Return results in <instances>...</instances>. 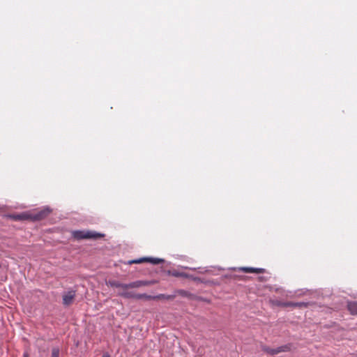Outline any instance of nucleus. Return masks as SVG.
Returning <instances> with one entry per match:
<instances>
[{"label": "nucleus", "instance_id": "4468645a", "mask_svg": "<svg viewBox=\"0 0 357 357\" xmlns=\"http://www.w3.org/2000/svg\"><path fill=\"white\" fill-rule=\"evenodd\" d=\"M287 306H291V307H303L306 306L307 304L303 302H299V303H288L286 304Z\"/></svg>", "mask_w": 357, "mask_h": 357}, {"label": "nucleus", "instance_id": "dca6fc26", "mask_svg": "<svg viewBox=\"0 0 357 357\" xmlns=\"http://www.w3.org/2000/svg\"><path fill=\"white\" fill-rule=\"evenodd\" d=\"M181 268L183 269H190V270H196V268H190V267H188V266H181Z\"/></svg>", "mask_w": 357, "mask_h": 357}, {"label": "nucleus", "instance_id": "7ed1b4c3", "mask_svg": "<svg viewBox=\"0 0 357 357\" xmlns=\"http://www.w3.org/2000/svg\"><path fill=\"white\" fill-rule=\"evenodd\" d=\"M290 349H291L290 344H285V345L280 346V347H278L277 348H274V349L270 348L266 346L262 347V350L264 352H266L268 354H271V355H275V354H278L281 352H287V351H290Z\"/></svg>", "mask_w": 357, "mask_h": 357}, {"label": "nucleus", "instance_id": "9b49d317", "mask_svg": "<svg viewBox=\"0 0 357 357\" xmlns=\"http://www.w3.org/2000/svg\"><path fill=\"white\" fill-rule=\"evenodd\" d=\"M163 261H164V260L160 258L146 257L145 262H149L152 264H159L160 263L163 262Z\"/></svg>", "mask_w": 357, "mask_h": 357}, {"label": "nucleus", "instance_id": "a211bd4d", "mask_svg": "<svg viewBox=\"0 0 357 357\" xmlns=\"http://www.w3.org/2000/svg\"><path fill=\"white\" fill-rule=\"evenodd\" d=\"M24 357H28V354H24Z\"/></svg>", "mask_w": 357, "mask_h": 357}, {"label": "nucleus", "instance_id": "39448f33", "mask_svg": "<svg viewBox=\"0 0 357 357\" xmlns=\"http://www.w3.org/2000/svg\"><path fill=\"white\" fill-rule=\"evenodd\" d=\"M170 297H171V296H166L165 294H159V295L155 296H151L148 295L146 294H136L135 299L145 298V299H147V300H150V299H154V298H169Z\"/></svg>", "mask_w": 357, "mask_h": 357}, {"label": "nucleus", "instance_id": "6e6552de", "mask_svg": "<svg viewBox=\"0 0 357 357\" xmlns=\"http://www.w3.org/2000/svg\"><path fill=\"white\" fill-rule=\"evenodd\" d=\"M240 270L243 271L245 273H263L264 271V268H252V267H241Z\"/></svg>", "mask_w": 357, "mask_h": 357}, {"label": "nucleus", "instance_id": "423d86ee", "mask_svg": "<svg viewBox=\"0 0 357 357\" xmlns=\"http://www.w3.org/2000/svg\"><path fill=\"white\" fill-rule=\"evenodd\" d=\"M153 282L152 281L148 280H137L132 282L128 283V289L129 288H139L142 286H148Z\"/></svg>", "mask_w": 357, "mask_h": 357}, {"label": "nucleus", "instance_id": "20e7f679", "mask_svg": "<svg viewBox=\"0 0 357 357\" xmlns=\"http://www.w3.org/2000/svg\"><path fill=\"white\" fill-rule=\"evenodd\" d=\"M76 295V292L74 290H69L65 292L63 295V304L66 306L70 305Z\"/></svg>", "mask_w": 357, "mask_h": 357}, {"label": "nucleus", "instance_id": "ddd939ff", "mask_svg": "<svg viewBox=\"0 0 357 357\" xmlns=\"http://www.w3.org/2000/svg\"><path fill=\"white\" fill-rule=\"evenodd\" d=\"M145 261H146V257H141V258H139L137 259L130 260L126 264H139V263H142V262H145Z\"/></svg>", "mask_w": 357, "mask_h": 357}, {"label": "nucleus", "instance_id": "1a4fd4ad", "mask_svg": "<svg viewBox=\"0 0 357 357\" xmlns=\"http://www.w3.org/2000/svg\"><path fill=\"white\" fill-rule=\"evenodd\" d=\"M347 307L349 311L352 314L357 315V302L356 301H349L347 303Z\"/></svg>", "mask_w": 357, "mask_h": 357}, {"label": "nucleus", "instance_id": "f3484780", "mask_svg": "<svg viewBox=\"0 0 357 357\" xmlns=\"http://www.w3.org/2000/svg\"><path fill=\"white\" fill-rule=\"evenodd\" d=\"M102 357H110V355L108 353H105L103 354Z\"/></svg>", "mask_w": 357, "mask_h": 357}, {"label": "nucleus", "instance_id": "f03ea898", "mask_svg": "<svg viewBox=\"0 0 357 357\" xmlns=\"http://www.w3.org/2000/svg\"><path fill=\"white\" fill-rule=\"evenodd\" d=\"M105 235L101 233H98L93 231H84V230H77L73 232V236L78 239H98L99 238L103 237Z\"/></svg>", "mask_w": 357, "mask_h": 357}, {"label": "nucleus", "instance_id": "f8f14e48", "mask_svg": "<svg viewBox=\"0 0 357 357\" xmlns=\"http://www.w3.org/2000/svg\"><path fill=\"white\" fill-rule=\"evenodd\" d=\"M119 295L126 298H135L136 294L130 291H123Z\"/></svg>", "mask_w": 357, "mask_h": 357}, {"label": "nucleus", "instance_id": "0eeeda50", "mask_svg": "<svg viewBox=\"0 0 357 357\" xmlns=\"http://www.w3.org/2000/svg\"><path fill=\"white\" fill-rule=\"evenodd\" d=\"M107 284L109 285L112 287L122 288L123 289H128V284H124V283H121V282H120L119 281H116V280H109L107 282Z\"/></svg>", "mask_w": 357, "mask_h": 357}, {"label": "nucleus", "instance_id": "9d476101", "mask_svg": "<svg viewBox=\"0 0 357 357\" xmlns=\"http://www.w3.org/2000/svg\"><path fill=\"white\" fill-rule=\"evenodd\" d=\"M171 275L174 277H176V278H191V275L186 273H184V272H180L178 271H176V270H174L171 272Z\"/></svg>", "mask_w": 357, "mask_h": 357}, {"label": "nucleus", "instance_id": "2eb2a0df", "mask_svg": "<svg viewBox=\"0 0 357 357\" xmlns=\"http://www.w3.org/2000/svg\"><path fill=\"white\" fill-rule=\"evenodd\" d=\"M59 349L58 347H54L52 349V357H59Z\"/></svg>", "mask_w": 357, "mask_h": 357}, {"label": "nucleus", "instance_id": "f257e3e1", "mask_svg": "<svg viewBox=\"0 0 357 357\" xmlns=\"http://www.w3.org/2000/svg\"><path fill=\"white\" fill-rule=\"evenodd\" d=\"M51 211L52 210L50 207L46 206L38 212H23L20 214L13 215L11 218L15 220H31L33 221H38L45 218Z\"/></svg>", "mask_w": 357, "mask_h": 357}]
</instances>
